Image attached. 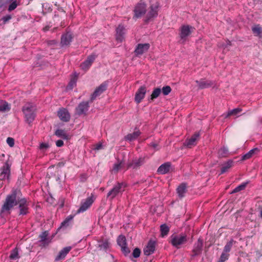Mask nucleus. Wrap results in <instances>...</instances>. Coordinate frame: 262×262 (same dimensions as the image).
Returning <instances> with one entry per match:
<instances>
[{
	"label": "nucleus",
	"mask_w": 262,
	"mask_h": 262,
	"mask_svg": "<svg viewBox=\"0 0 262 262\" xmlns=\"http://www.w3.org/2000/svg\"><path fill=\"white\" fill-rule=\"evenodd\" d=\"M117 243L118 245L122 247L126 245V238L123 235H119L117 238Z\"/></svg>",
	"instance_id": "nucleus-34"
},
{
	"label": "nucleus",
	"mask_w": 262,
	"mask_h": 262,
	"mask_svg": "<svg viewBox=\"0 0 262 262\" xmlns=\"http://www.w3.org/2000/svg\"><path fill=\"white\" fill-rule=\"evenodd\" d=\"M49 26H46L44 28H43V30L44 31H47L48 30H49Z\"/></svg>",
	"instance_id": "nucleus-59"
},
{
	"label": "nucleus",
	"mask_w": 262,
	"mask_h": 262,
	"mask_svg": "<svg viewBox=\"0 0 262 262\" xmlns=\"http://www.w3.org/2000/svg\"><path fill=\"white\" fill-rule=\"evenodd\" d=\"M122 166V162L118 161V163L114 164L113 170L114 172H117L118 170L121 168Z\"/></svg>",
	"instance_id": "nucleus-45"
},
{
	"label": "nucleus",
	"mask_w": 262,
	"mask_h": 262,
	"mask_svg": "<svg viewBox=\"0 0 262 262\" xmlns=\"http://www.w3.org/2000/svg\"><path fill=\"white\" fill-rule=\"evenodd\" d=\"M36 110V106L32 103L28 102L23 106L22 111L28 123L30 124L34 120Z\"/></svg>",
	"instance_id": "nucleus-2"
},
{
	"label": "nucleus",
	"mask_w": 262,
	"mask_h": 262,
	"mask_svg": "<svg viewBox=\"0 0 262 262\" xmlns=\"http://www.w3.org/2000/svg\"><path fill=\"white\" fill-rule=\"evenodd\" d=\"M58 116L60 119L64 122H68L70 119V115L65 108L60 109L58 111Z\"/></svg>",
	"instance_id": "nucleus-21"
},
{
	"label": "nucleus",
	"mask_w": 262,
	"mask_h": 262,
	"mask_svg": "<svg viewBox=\"0 0 262 262\" xmlns=\"http://www.w3.org/2000/svg\"><path fill=\"white\" fill-rule=\"evenodd\" d=\"M241 111L242 109L239 108L233 109L232 110L229 111L227 114L225 115V118H226L230 116L236 115Z\"/></svg>",
	"instance_id": "nucleus-37"
},
{
	"label": "nucleus",
	"mask_w": 262,
	"mask_h": 262,
	"mask_svg": "<svg viewBox=\"0 0 262 262\" xmlns=\"http://www.w3.org/2000/svg\"><path fill=\"white\" fill-rule=\"evenodd\" d=\"M55 135L58 137L62 138L64 139H68V137L66 132L63 129H57L55 132Z\"/></svg>",
	"instance_id": "nucleus-33"
},
{
	"label": "nucleus",
	"mask_w": 262,
	"mask_h": 262,
	"mask_svg": "<svg viewBox=\"0 0 262 262\" xmlns=\"http://www.w3.org/2000/svg\"><path fill=\"white\" fill-rule=\"evenodd\" d=\"M89 101H82L75 108V113L78 116L85 115L89 108Z\"/></svg>",
	"instance_id": "nucleus-7"
},
{
	"label": "nucleus",
	"mask_w": 262,
	"mask_h": 262,
	"mask_svg": "<svg viewBox=\"0 0 262 262\" xmlns=\"http://www.w3.org/2000/svg\"><path fill=\"white\" fill-rule=\"evenodd\" d=\"M158 8L159 4L158 3H156L150 6L149 10L147 12L145 19V21L146 23L152 20L154 18L157 16Z\"/></svg>",
	"instance_id": "nucleus-5"
},
{
	"label": "nucleus",
	"mask_w": 262,
	"mask_h": 262,
	"mask_svg": "<svg viewBox=\"0 0 262 262\" xmlns=\"http://www.w3.org/2000/svg\"><path fill=\"white\" fill-rule=\"evenodd\" d=\"M146 93V88L145 86H141L140 87L135 95V101L137 103H139L144 98Z\"/></svg>",
	"instance_id": "nucleus-13"
},
{
	"label": "nucleus",
	"mask_w": 262,
	"mask_h": 262,
	"mask_svg": "<svg viewBox=\"0 0 262 262\" xmlns=\"http://www.w3.org/2000/svg\"><path fill=\"white\" fill-rule=\"evenodd\" d=\"M94 199L92 196L88 198L81 205L78 210L77 213L83 212L86 211L94 202Z\"/></svg>",
	"instance_id": "nucleus-10"
},
{
	"label": "nucleus",
	"mask_w": 262,
	"mask_h": 262,
	"mask_svg": "<svg viewBox=\"0 0 262 262\" xmlns=\"http://www.w3.org/2000/svg\"><path fill=\"white\" fill-rule=\"evenodd\" d=\"M11 16L10 15H7L3 16L1 20L3 21L4 24H6L7 21L11 19Z\"/></svg>",
	"instance_id": "nucleus-52"
},
{
	"label": "nucleus",
	"mask_w": 262,
	"mask_h": 262,
	"mask_svg": "<svg viewBox=\"0 0 262 262\" xmlns=\"http://www.w3.org/2000/svg\"><path fill=\"white\" fill-rule=\"evenodd\" d=\"M102 143H98L95 145V147H94L95 150H99L102 148Z\"/></svg>",
	"instance_id": "nucleus-55"
},
{
	"label": "nucleus",
	"mask_w": 262,
	"mask_h": 262,
	"mask_svg": "<svg viewBox=\"0 0 262 262\" xmlns=\"http://www.w3.org/2000/svg\"><path fill=\"white\" fill-rule=\"evenodd\" d=\"M95 59V57L94 55H90L88 56L87 59L81 64V68L83 70H87L91 66Z\"/></svg>",
	"instance_id": "nucleus-22"
},
{
	"label": "nucleus",
	"mask_w": 262,
	"mask_h": 262,
	"mask_svg": "<svg viewBox=\"0 0 262 262\" xmlns=\"http://www.w3.org/2000/svg\"><path fill=\"white\" fill-rule=\"evenodd\" d=\"M229 256V254H228L227 253H226L225 252H223L221 255L219 261H222V262H224L225 261H226V260H227L228 259Z\"/></svg>",
	"instance_id": "nucleus-47"
},
{
	"label": "nucleus",
	"mask_w": 262,
	"mask_h": 262,
	"mask_svg": "<svg viewBox=\"0 0 262 262\" xmlns=\"http://www.w3.org/2000/svg\"><path fill=\"white\" fill-rule=\"evenodd\" d=\"M20 258V256L18 253V249L16 247L13 249L11 251L9 256V258L11 260H16Z\"/></svg>",
	"instance_id": "nucleus-30"
},
{
	"label": "nucleus",
	"mask_w": 262,
	"mask_h": 262,
	"mask_svg": "<svg viewBox=\"0 0 262 262\" xmlns=\"http://www.w3.org/2000/svg\"><path fill=\"white\" fill-rule=\"evenodd\" d=\"M260 217L261 218H262V209L261 210L260 212Z\"/></svg>",
	"instance_id": "nucleus-60"
},
{
	"label": "nucleus",
	"mask_w": 262,
	"mask_h": 262,
	"mask_svg": "<svg viewBox=\"0 0 262 262\" xmlns=\"http://www.w3.org/2000/svg\"><path fill=\"white\" fill-rule=\"evenodd\" d=\"M149 47V44L147 43H139L136 48L135 52L136 55H142L148 50Z\"/></svg>",
	"instance_id": "nucleus-19"
},
{
	"label": "nucleus",
	"mask_w": 262,
	"mask_h": 262,
	"mask_svg": "<svg viewBox=\"0 0 262 262\" xmlns=\"http://www.w3.org/2000/svg\"><path fill=\"white\" fill-rule=\"evenodd\" d=\"M141 134L139 130L135 131L132 134H129L125 137V139L129 141H132L136 139Z\"/></svg>",
	"instance_id": "nucleus-28"
},
{
	"label": "nucleus",
	"mask_w": 262,
	"mask_h": 262,
	"mask_svg": "<svg viewBox=\"0 0 262 262\" xmlns=\"http://www.w3.org/2000/svg\"><path fill=\"white\" fill-rule=\"evenodd\" d=\"M259 151L258 148H255L251 150H250L249 152H248L247 154L243 155L242 157V160H246L250 158H251L254 155L257 153V152Z\"/></svg>",
	"instance_id": "nucleus-27"
},
{
	"label": "nucleus",
	"mask_w": 262,
	"mask_h": 262,
	"mask_svg": "<svg viewBox=\"0 0 262 262\" xmlns=\"http://www.w3.org/2000/svg\"><path fill=\"white\" fill-rule=\"evenodd\" d=\"M96 246L99 250L107 252L110 249V243L107 239H102L97 241Z\"/></svg>",
	"instance_id": "nucleus-11"
},
{
	"label": "nucleus",
	"mask_w": 262,
	"mask_h": 262,
	"mask_svg": "<svg viewBox=\"0 0 262 262\" xmlns=\"http://www.w3.org/2000/svg\"><path fill=\"white\" fill-rule=\"evenodd\" d=\"M17 204L19 209V215L27 214L29 209L28 203L25 198L22 197L20 191L16 189L7 196L1 208V213L10 214V210Z\"/></svg>",
	"instance_id": "nucleus-1"
},
{
	"label": "nucleus",
	"mask_w": 262,
	"mask_h": 262,
	"mask_svg": "<svg viewBox=\"0 0 262 262\" xmlns=\"http://www.w3.org/2000/svg\"><path fill=\"white\" fill-rule=\"evenodd\" d=\"M125 185L123 183H118L114 187L108 192L107 198L110 200H113L119 193L124 191Z\"/></svg>",
	"instance_id": "nucleus-4"
},
{
	"label": "nucleus",
	"mask_w": 262,
	"mask_h": 262,
	"mask_svg": "<svg viewBox=\"0 0 262 262\" xmlns=\"http://www.w3.org/2000/svg\"><path fill=\"white\" fill-rule=\"evenodd\" d=\"M161 93V90L159 88H157L155 89L152 92L151 95L150 96V98L149 99V101H153L155 99L159 97L160 94Z\"/></svg>",
	"instance_id": "nucleus-31"
},
{
	"label": "nucleus",
	"mask_w": 262,
	"mask_h": 262,
	"mask_svg": "<svg viewBox=\"0 0 262 262\" xmlns=\"http://www.w3.org/2000/svg\"><path fill=\"white\" fill-rule=\"evenodd\" d=\"M233 161L232 160H229L226 163H224L221 168V174L226 172L232 166Z\"/></svg>",
	"instance_id": "nucleus-32"
},
{
	"label": "nucleus",
	"mask_w": 262,
	"mask_h": 262,
	"mask_svg": "<svg viewBox=\"0 0 262 262\" xmlns=\"http://www.w3.org/2000/svg\"><path fill=\"white\" fill-rule=\"evenodd\" d=\"M203 247L202 240L199 239L197 243L194 244V248L192 250L193 256H196L201 253Z\"/></svg>",
	"instance_id": "nucleus-24"
},
{
	"label": "nucleus",
	"mask_w": 262,
	"mask_h": 262,
	"mask_svg": "<svg viewBox=\"0 0 262 262\" xmlns=\"http://www.w3.org/2000/svg\"><path fill=\"white\" fill-rule=\"evenodd\" d=\"M155 251V242L152 241H149L147 246L144 248V254L147 256L150 255L152 254Z\"/></svg>",
	"instance_id": "nucleus-17"
},
{
	"label": "nucleus",
	"mask_w": 262,
	"mask_h": 262,
	"mask_svg": "<svg viewBox=\"0 0 262 262\" xmlns=\"http://www.w3.org/2000/svg\"><path fill=\"white\" fill-rule=\"evenodd\" d=\"M187 236L185 234H173L170 237V243L173 246L179 249L181 246L185 244L187 241Z\"/></svg>",
	"instance_id": "nucleus-3"
},
{
	"label": "nucleus",
	"mask_w": 262,
	"mask_h": 262,
	"mask_svg": "<svg viewBox=\"0 0 262 262\" xmlns=\"http://www.w3.org/2000/svg\"><path fill=\"white\" fill-rule=\"evenodd\" d=\"M192 28L189 26H183L181 28L180 36L181 39L185 40L186 38L191 34L190 29Z\"/></svg>",
	"instance_id": "nucleus-18"
},
{
	"label": "nucleus",
	"mask_w": 262,
	"mask_h": 262,
	"mask_svg": "<svg viewBox=\"0 0 262 262\" xmlns=\"http://www.w3.org/2000/svg\"><path fill=\"white\" fill-rule=\"evenodd\" d=\"M13 1V0H9V2H11V1Z\"/></svg>",
	"instance_id": "nucleus-61"
},
{
	"label": "nucleus",
	"mask_w": 262,
	"mask_h": 262,
	"mask_svg": "<svg viewBox=\"0 0 262 262\" xmlns=\"http://www.w3.org/2000/svg\"><path fill=\"white\" fill-rule=\"evenodd\" d=\"M10 105L7 102L0 100V112H8L10 110Z\"/></svg>",
	"instance_id": "nucleus-29"
},
{
	"label": "nucleus",
	"mask_w": 262,
	"mask_h": 262,
	"mask_svg": "<svg viewBox=\"0 0 262 262\" xmlns=\"http://www.w3.org/2000/svg\"><path fill=\"white\" fill-rule=\"evenodd\" d=\"M150 145H151L152 147H153L154 148H156L157 147L158 144H156V143H151L150 144Z\"/></svg>",
	"instance_id": "nucleus-57"
},
{
	"label": "nucleus",
	"mask_w": 262,
	"mask_h": 262,
	"mask_svg": "<svg viewBox=\"0 0 262 262\" xmlns=\"http://www.w3.org/2000/svg\"><path fill=\"white\" fill-rule=\"evenodd\" d=\"M228 45H229V46H230V45H231L230 41H229V40H228V41H227V45H225L224 47H225V48L227 47V46H228Z\"/></svg>",
	"instance_id": "nucleus-58"
},
{
	"label": "nucleus",
	"mask_w": 262,
	"mask_h": 262,
	"mask_svg": "<svg viewBox=\"0 0 262 262\" xmlns=\"http://www.w3.org/2000/svg\"><path fill=\"white\" fill-rule=\"evenodd\" d=\"M7 143L10 147H13L14 145V140L12 138L8 137L7 139Z\"/></svg>",
	"instance_id": "nucleus-51"
},
{
	"label": "nucleus",
	"mask_w": 262,
	"mask_h": 262,
	"mask_svg": "<svg viewBox=\"0 0 262 262\" xmlns=\"http://www.w3.org/2000/svg\"><path fill=\"white\" fill-rule=\"evenodd\" d=\"M56 145L57 147H61L63 145V142L61 140H58L56 141Z\"/></svg>",
	"instance_id": "nucleus-54"
},
{
	"label": "nucleus",
	"mask_w": 262,
	"mask_h": 262,
	"mask_svg": "<svg viewBox=\"0 0 262 262\" xmlns=\"http://www.w3.org/2000/svg\"><path fill=\"white\" fill-rule=\"evenodd\" d=\"M195 82L197 83L200 89H204L209 88L213 84V82L212 81L209 80H205L203 79H201L200 80H196Z\"/></svg>",
	"instance_id": "nucleus-23"
},
{
	"label": "nucleus",
	"mask_w": 262,
	"mask_h": 262,
	"mask_svg": "<svg viewBox=\"0 0 262 262\" xmlns=\"http://www.w3.org/2000/svg\"><path fill=\"white\" fill-rule=\"evenodd\" d=\"M107 86V83L105 81L101 84L98 87H97L93 94L91 95L90 99V102H92L96 98L102 94L105 91Z\"/></svg>",
	"instance_id": "nucleus-9"
},
{
	"label": "nucleus",
	"mask_w": 262,
	"mask_h": 262,
	"mask_svg": "<svg viewBox=\"0 0 262 262\" xmlns=\"http://www.w3.org/2000/svg\"><path fill=\"white\" fill-rule=\"evenodd\" d=\"M71 249L72 248L70 246L66 247L63 248L61 250L59 251L58 254L55 257V261H58L64 259L65 257L66 256L67 254L70 252Z\"/></svg>",
	"instance_id": "nucleus-20"
},
{
	"label": "nucleus",
	"mask_w": 262,
	"mask_h": 262,
	"mask_svg": "<svg viewBox=\"0 0 262 262\" xmlns=\"http://www.w3.org/2000/svg\"><path fill=\"white\" fill-rule=\"evenodd\" d=\"M121 251L125 256H127L130 252L129 249L127 247V245L121 247Z\"/></svg>",
	"instance_id": "nucleus-48"
},
{
	"label": "nucleus",
	"mask_w": 262,
	"mask_h": 262,
	"mask_svg": "<svg viewBox=\"0 0 262 262\" xmlns=\"http://www.w3.org/2000/svg\"><path fill=\"white\" fill-rule=\"evenodd\" d=\"M200 136V134L199 132L195 133L190 139L185 141L184 143V145L188 148H191L196 144V141L199 139Z\"/></svg>",
	"instance_id": "nucleus-12"
},
{
	"label": "nucleus",
	"mask_w": 262,
	"mask_h": 262,
	"mask_svg": "<svg viewBox=\"0 0 262 262\" xmlns=\"http://www.w3.org/2000/svg\"><path fill=\"white\" fill-rule=\"evenodd\" d=\"M187 184L185 183L181 184L177 189V193L180 198H182L184 196V194L186 192Z\"/></svg>",
	"instance_id": "nucleus-26"
},
{
	"label": "nucleus",
	"mask_w": 262,
	"mask_h": 262,
	"mask_svg": "<svg viewBox=\"0 0 262 262\" xmlns=\"http://www.w3.org/2000/svg\"><path fill=\"white\" fill-rule=\"evenodd\" d=\"M144 163V158L140 157L139 159H134L130 163L127 165V168H133L137 169L142 165Z\"/></svg>",
	"instance_id": "nucleus-14"
},
{
	"label": "nucleus",
	"mask_w": 262,
	"mask_h": 262,
	"mask_svg": "<svg viewBox=\"0 0 262 262\" xmlns=\"http://www.w3.org/2000/svg\"><path fill=\"white\" fill-rule=\"evenodd\" d=\"M161 91L164 95H167L170 93L171 89L169 86L167 85L163 87Z\"/></svg>",
	"instance_id": "nucleus-46"
},
{
	"label": "nucleus",
	"mask_w": 262,
	"mask_h": 262,
	"mask_svg": "<svg viewBox=\"0 0 262 262\" xmlns=\"http://www.w3.org/2000/svg\"><path fill=\"white\" fill-rule=\"evenodd\" d=\"M17 6L16 1H13L9 6L8 11H11L14 10Z\"/></svg>",
	"instance_id": "nucleus-50"
},
{
	"label": "nucleus",
	"mask_w": 262,
	"mask_h": 262,
	"mask_svg": "<svg viewBox=\"0 0 262 262\" xmlns=\"http://www.w3.org/2000/svg\"><path fill=\"white\" fill-rule=\"evenodd\" d=\"M160 230L161 232V235L162 237H164L169 232V228L166 224H163L160 227Z\"/></svg>",
	"instance_id": "nucleus-35"
},
{
	"label": "nucleus",
	"mask_w": 262,
	"mask_h": 262,
	"mask_svg": "<svg viewBox=\"0 0 262 262\" xmlns=\"http://www.w3.org/2000/svg\"><path fill=\"white\" fill-rule=\"evenodd\" d=\"M10 2L9 0H0V9Z\"/></svg>",
	"instance_id": "nucleus-53"
},
{
	"label": "nucleus",
	"mask_w": 262,
	"mask_h": 262,
	"mask_svg": "<svg viewBox=\"0 0 262 262\" xmlns=\"http://www.w3.org/2000/svg\"><path fill=\"white\" fill-rule=\"evenodd\" d=\"M252 30L256 35H260L262 33V29L259 25L253 27Z\"/></svg>",
	"instance_id": "nucleus-41"
},
{
	"label": "nucleus",
	"mask_w": 262,
	"mask_h": 262,
	"mask_svg": "<svg viewBox=\"0 0 262 262\" xmlns=\"http://www.w3.org/2000/svg\"><path fill=\"white\" fill-rule=\"evenodd\" d=\"M234 241L233 239H231L229 242H227L225 246L224 247L223 252L226 253H228L230 251L231 248L232 247Z\"/></svg>",
	"instance_id": "nucleus-39"
},
{
	"label": "nucleus",
	"mask_w": 262,
	"mask_h": 262,
	"mask_svg": "<svg viewBox=\"0 0 262 262\" xmlns=\"http://www.w3.org/2000/svg\"><path fill=\"white\" fill-rule=\"evenodd\" d=\"M146 11V5L142 3L138 4L134 9V17L139 18L141 17L142 15H143Z\"/></svg>",
	"instance_id": "nucleus-8"
},
{
	"label": "nucleus",
	"mask_w": 262,
	"mask_h": 262,
	"mask_svg": "<svg viewBox=\"0 0 262 262\" xmlns=\"http://www.w3.org/2000/svg\"><path fill=\"white\" fill-rule=\"evenodd\" d=\"M73 36L71 33L67 32L62 35L60 44L61 47L69 46L72 41Z\"/></svg>",
	"instance_id": "nucleus-15"
},
{
	"label": "nucleus",
	"mask_w": 262,
	"mask_h": 262,
	"mask_svg": "<svg viewBox=\"0 0 262 262\" xmlns=\"http://www.w3.org/2000/svg\"><path fill=\"white\" fill-rule=\"evenodd\" d=\"M48 235L49 233L47 231L42 232L39 236L40 239V242H46V241L48 240Z\"/></svg>",
	"instance_id": "nucleus-40"
},
{
	"label": "nucleus",
	"mask_w": 262,
	"mask_h": 262,
	"mask_svg": "<svg viewBox=\"0 0 262 262\" xmlns=\"http://www.w3.org/2000/svg\"><path fill=\"white\" fill-rule=\"evenodd\" d=\"M141 254L140 249L138 248H136L133 252V256L135 258H138L140 256Z\"/></svg>",
	"instance_id": "nucleus-49"
},
{
	"label": "nucleus",
	"mask_w": 262,
	"mask_h": 262,
	"mask_svg": "<svg viewBox=\"0 0 262 262\" xmlns=\"http://www.w3.org/2000/svg\"><path fill=\"white\" fill-rule=\"evenodd\" d=\"M77 79L75 77L73 78L70 80L69 83L68 85L67 86V89L69 90H72L74 86L76 85Z\"/></svg>",
	"instance_id": "nucleus-43"
},
{
	"label": "nucleus",
	"mask_w": 262,
	"mask_h": 262,
	"mask_svg": "<svg viewBox=\"0 0 262 262\" xmlns=\"http://www.w3.org/2000/svg\"><path fill=\"white\" fill-rule=\"evenodd\" d=\"M247 182L242 183V184L236 187L235 189H234L230 193L232 194L236 193L239 192L241 190H244L246 186H247Z\"/></svg>",
	"instance_id": "nucleus-36"
},
{
	"label": "nucleus",
	"mask_w": 262,
	"mask_h": 262,
	"mask_svg": "<svg viewBox=\"0 0 262 262\" xmlns=\"http://www.w3.org/2000/svg\"><path fill=\"white\" fill-rule=\"evenodd\" d=\"M171 167L170 162H166L162 164L158 169V172L160 174H165L168 172Z\"/></svg>",
	"instance_id": "nucleus-25"
},
{
	"label": "nucleus",
	"mask_w": 262,
	"mask_h": 262,
	"mask_svg": "<svg viewBox=\"0 0 262 262\" xmlns=\"http://www.w3.org/2000/svg\"><path fill=\"white\" fill-rule=\"evenodd\" d=\"M125 28L121 25H119L116 29V39L117 41L121 42L124 39Z\"/></svg>",
	"instance_id": "nucleus-16"
},
{
	"label": "nucleus",
	"mask_w": 262,
	"mask_h": 262,
	"mask_svg": "<svg viewBox=\"0 0 262 262\" xmlns=\"http://www.w3.org/2000/svg\"><path fill=\"white\" fill-rule=\"evenodd\" d=\"M56 43L57 42L55 40H50L48 41V44L50 45H55Z\"/></svg>",
	"instance_id": "nucleus-56"
},
{
	"label": "nucleus",
	"mask_w": 262,
	"mask_h": 262,
	"mask_svg": "<svg viewBox=\"0 0 262 262\" xmlns=\"http://www.w3.org/2000/svg\"><path fill=\"white\" fill-rule=\"evenodd\" d=\"M50 147V145L48 143H41L40 144L39 148L42 152L45 151L47 149Z\"/></svg>",
	"instance_id": "nucleus-44"
},
{
	"label": "nucleus",
	"mask_w": 262,
	"mask_h": 262,
	"mask_svg": "<svg viewBox=\"0 0 262 262\" xmlns=\"http://www.w3.org/2000/svg\"><path fill=\"white\" fill-rule=\"evenodd\" d=\"M228 153V149L226 147H223L219 151L220 156L222 157H226Z\"/></svg>",
	"instance_id": "nucleus-42"
},
{
	"label": "nucleus",
	"mask_w": 262,
	"mask_h": 262,
	"mask_svg": "<svg viewBox=\"0 0 262 262\" xmlns=\"http://www.w3.org/2000/svg\"><path fill=\"white\" fill-rule=\"evenodd\" d=\"M73 217H74V216H73L72 215H69L64 220V221L61 223L60 227L61 228L63 227H68L69 225V223H70V221H71L72 220V219H73Z\"/></svg>",
	"instance_id": "nucleus-38"
},
{
	"label": "nucleus",
	"mask_w": 262,
	"mask_h": 262,
	"mask_svg": "<svg viewBox=\"0 0 262 262\" xmlns=\"http://www.w3.org/2000/svg\"><path fill=\"white\" fill-rule=\"evenodd\" d=\"M10 174V166L6 162L0 169V188L3 185V181L8 179Z\"/></svg>",
	"instance_id": "nucleus-6"
}]
</instances>
